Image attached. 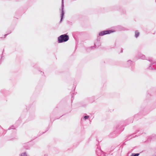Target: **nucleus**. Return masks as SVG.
I'll use <instances>...</instances> for the list:
<instances>
[{
	"instance_id": "obj_4",
	"label": "nucleus",
	"mask_w": 156,
	"mask_h": 156,
	"mask_svg": "<svg viewBox=\"0 0 156 156\" xmlns=\"http://www.w3.org/2000/svg\"><path fill=\"white\" fill-rule=\"evenodd\" d=\"M20 156H28V155L26 152H23L21 154Z\"/></svg>"
},
{
	"instance_id": "obj_6",
	"label": "nucleus",
	"mask_w": 156,
	"mask_h": 156,
	"mask_svg": "<svg viewBox=\"0 0 156 156\" xmlns=\"http://www.w3.org/2000/svg\"><path fill=\"white\" fill-rule=\"evenodd\" d=\"M88 118H89V116H84V119H87Z\"/></svg>"
},
{
	"instance_id": "obj_3",
	"label": "nucleus",
	"mask_w": 156,
	"mask_h": 156,
	"mask_svg": "<svg viewBox=\"0 0 156 156\" xmlns=\"http://www.w3.org/2000/svg\"><path fill=\"white\" fill-rule=\"evenodd\" d=\"M64 5H63V0H62V13L61 15V21L62 20L64 15V12L63 11Z\"/></svg>"
},
{
	"instance_id": "obj_2",
	"label": "nucleus",
	"mask_w": 156,
	"mask_h": 156,
	"mask_svg": "<svg viewBox=\"0 0 156 156\" xmlns=\"http://www.w3.org/2000/svg\"><path fill=\"white\" fill-rule=\"evenodd\" d=\"M114 32V31H112L110 30L103 31L100 32V33H99V35L100 36H101L105 34H110Z\"/></svg>"
},
{
	"instance_id": "obj_5",
	"label": "nucleus",
	"mask_w": 156,
	"mask_h": 156,
	"mask_svg": "<svg viewBox=\"0 0 156 156\" xmlns=\"http://www.w3.org/2000/svg\"><path fill=\"white\" fill-rule=\"evenodd\" d=\"M139 33L138 31H136L135 33V36L136 37H137L139 35Z\"/></svg>"
},
{
	"instance_id": "obj_1",
	"label": "nucleus",
	"mask_w": 156,
	"mask_h": 156,
	"mask_svg": "<svg viewBox=\"0 0 156 156\" xmlns=\"http://www.w3.org/2000/svg\"><path fill=\"white\" fill-rule=\"evenodd\" d=\"M69 39V36L66 34L62 35L58 38L59 43H62L67 41Z\"/></svg>"
}]
</instances>
